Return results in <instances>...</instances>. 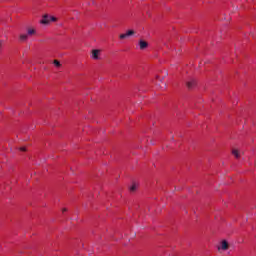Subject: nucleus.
Listing matches in <instances>:
<instances>
[{
    "label": "nucleus",
    "instance_id": "1",
    "mask_svg": "<svg viewBox=\"0 0 256 256\" xmlns=\"http://www.w3.org/2000/svg\"><path fill=\"white\" fill-rule=\"evenodd\" d=\"M57 21V17L51 15H44L40 20L41 25H50V23H55Z\"/></svg>",
    "mask_w": 256,
    "mask_h": 256
},
{
    "label": "nucleus",
    "instance_id": "2",
    "mask_svg": "<svg viewBox=\"0 0 256 256\" xmlns=\"http://www.w3.org/2000/svg\"><path fill=\"white\" fill-rule=\"evenodd\" d=\"M26 33L28 34V37H35L37 35V27L28 26L26 28Z\"/></svg>",
    "mask_w": 256,
    "mask_h": 256
},
{
    "label": "nucleus",
    "instance_id": "3",
    "mask_svg": "<svg viewBox=\"0 0 256 256\" xmlns=\"http://www.w3.org/2000/svg\"><path fill=\"white\" fill-rule=\"evenodd\" d=\"M91 59H93L94 61H99V59H101V50L99 49L92 50Z\"/></svg>",
    "mask_w": 256,
    "mask_h": 256
},
{
    "label": "nucleus",
    "instance_id": "4",
    "mask_svg": "<svg viewBox=\"0 0 256 256\" xmlns=\"http://www.w3.org/2000/svg\"><path fill=\"white\" fill-rule=\"evenodd\" d=\"M227 249H229V243L227 242V240H223L220 243V246H218V251H227Z\"/></svg>",
    "mask_w": 256,
    "mask_h": 256
},
{
    "label": "nucleus",
    "instance_id": "5",
    "mask_svg": "<svg viewBox=\"0 0 256 256\" xmlns=\"http://www.w3.org/2000/svg\"><path fill=\"white\" fill-rule=\"evenodd\" d=\"M131 35H135V31L127 30L126 33L120 34V39H127V37H131Z\"/></svg>",
    "mask_w": 256,
    "mask_h": 256
},
{
    "label": "nucleus",
    "instance_id": "6",
    "mask_svg": "<svg viewBox=\"0 0 256 256\" xmlns=\"http://www.w3.org/2000/svg\"><path fill=\"white\" fill-rule=\"evenodd\" d=\"M139 47H140L141 50L147 49V47H149V44L147 43V41L140 40Z\"/></svg>",
    "mask_w": 256,
    "mask_h": 256
},
{
    "label": "nucleus",
    "instance_id": "7",
    "mask_svg": "<svg viewBox=\"0 0 256 256\" xmlns=\"http://www.w3.org/2000/svg\"><path fill=\"white\" fill-rule=\"evenodd\" d=\"M197 85V82L195 80H191L187 82L188 89H193Z\"/></svg>",
    "mask_w": 256,
    "mask_h": 256
},
{
    "label": "nucleus",
    "instance_id": "8",
    "mask_svg": "<svg viewBox=\"0 0 256 256\" xmlns=\"http://www.w3.org/2000/svg\"><path fill=\"white\" fill-rule=\"evenodd\" d=\"M29 35L27 34V32H26V34H21L20 36H19V39H20V41H27V39H29Z\"/></svg>",
    "mask_w": 256,
    "mask_h": 256
},
{
    "label": "nucleus",
    "instance_id": "9",
    "mask_svg": "<svg viewBox=\"0 0 256 256\" xmlns=\"http://www.w3.org/2000/svg\"><path fill=\"white\" fill-rule=\"evenodd\" d=\"M138 188H139V185L134 183L130 186L129 190L131 193H134V191H137Z\"/></svg>",
    "mask_w": 256,
    "mask_h": 256
},
{
    "label": "nucleus",
    "instance_id": "10",
    "mask_svg": "<svg viewBox=\"0 0 256 256\" xmlns=\"http://www.w3.org/2000/svg\"><path fill=\"white\" fill-rule=\"evenodd\" d=\"M232 155H234L236 159H239V157H241L239 150L237 149L232 150Z\"/></svg>",
    "mask_w": 256,
    "mask_h": 256
},
{
    "label": "nucleus",
    "instance_id": "11",
    "mask_svg": "<svg viewBox=\"0 0 256 256\" xmlns=\"http://www.w3.org/2000/svg\"><path fill=\"white\" fill-rule=\"evenodd\" d=\"M54 65L56 67H61V62H59L58 60H54Z\"/></svg>",
    "mask_w": 256,
    "mask_h": 256
},
{
    "label": "nucleus",
    "instance_id": "12",
    "mask_svg": "<svg viewBox=\"0 0 256 256\" xmlns=\"http://www.w3.org/2000/svg\"><path fill=\"white\" fill-rule=\"evenodd\" d=\"M20 151H27V148L21 147V148H20Z\"/></svg>",
    "mask_w": 256,
    "mask_h": 256
},
{
    "label": "nucleus",
    "instance_id": "13",
    "mask_svg": "<svg viewBox=\"0 0 256 256\" xmlns=\"http://www.w3.org/2000/svg\"><path fill=\"white\" fill-rule=\"evenodd\" d=\"M65 211H67V209L63 208V209H62V212L65 213Z\"/></svg>",
    "mask_w": 256,
    "mask_h": 256
},
{
    "label": "nucleus",
    "instance_id": "14",
    "mask_svg": "<svg viewBox=\"0 0 256 256\" xmlns=\"http://www.w3.org/2000/svg\"><path fill=\"white\" fill-rule=\"evenodd\" d=\"M0 49H1V41H0Z\"/></svg>",
    "mask_w": 256,
    "mask_h": 256
}]
</instances>
